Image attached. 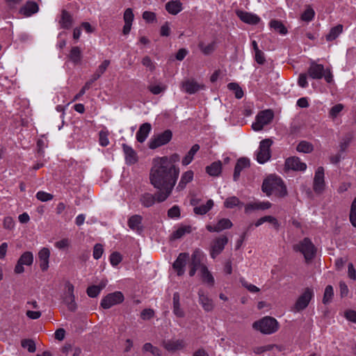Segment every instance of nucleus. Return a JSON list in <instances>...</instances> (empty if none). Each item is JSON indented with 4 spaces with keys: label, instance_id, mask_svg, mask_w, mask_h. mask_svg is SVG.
<instances>
[{
    "label": "nucleus",
    "instance_id": "nucleus-1",
    "mask_svg": "<svg viewBox=\"0 0 356 356\" xmlns=\"http://www.w3.org/2000/svg\"><path fill=\"white\" fill-rule=\"evenodd\" d=\"M179 172V168L167 156L157 157L153 160L149 172V181L159 190L156 193L158 202H164L171 195Z\"/></svg>",
    "mask_w": 356,
    "mask_h": 356
},
{
    "label": "nucleus",
    "instance_id": "nucleus-2",
    "mask_svg": "<svg viewBox=\"0 0 356 356\" xmlns=\"http://www.w3.org/2000/svg\"><path fill=\"white\" fill-rule=\"evenodd\" d=\"M261 189L267 196L274 195L277 197L282 198L288 195L287 188L283 180L276 175H270L265 179Z\"/></svg>",
    "mask_w": 356,
    "mask_h": 356
},
{
    "label": "nucleus",
    "instance_id": "nucleus-3",
    "mask_svg": "<svg viewBox=\"0 0 356 356\" xmlns=\"http://www.w3.org/2000/svg\"><path fill=\"white\" fill-rule=\"evenodd\" d=\"M278 321L273 317L265 316L253 323L252 327L264 334H271L279 329Z\"/></svg>",
    "mask_w": 356,
    "mask_h": 356
},
{
    "label": "nucleus",
    "instance_id": "nucleus-4",
    "mask_svg": "<svg viewBox=\"0 0 356 356\" xmlns=\"http://www.w3.org/2000/svg\"><path fill=\"white\" fill-rule=\"evenodd\" d=\"M314 296V291L313 288H305L303 290V292L296 300L293 307H292V311L294 312H299L306 309Z\"/></svg>",
    "mask_w": 356,
    "mask_h": 356
},
{
    "label": "nucleus",
    "instance_id": "nucleus-5",
    "mask_svg": "<svg viewBox=\"0 0 356 356\" xmlns=\"http://www.w3.org/2000/svg\"><path fill=\"white\" fill-rule=\"evenodd\" d=\"M293 250L300 252L306 261L311 260L316 254V248L313 243L308 238H305L293 246Z\"/></svg>",
    "mask_w": 356,
    "mask_h": 356
},
{
    "label": "nucleus",
    "instance_id": "nucleus-6",
    "mask_svg": "<svg viewBox=\"0 0 356 356\" xmlns=\"http://www.w3.org/2000/svg\"><path fill=\"white\" fill-rule=\"evenodd\" d=\"M273 145V140L269 138L262 140L260 142L258 150L256 152V159L258 163L264 164L271 156L270 147Z\"/></svg>",
    "mask_w": 356,
    "mask_h": 356
},
{
    "label": "nucleus",
    "instance_id": "nucleus-7",
    "mask_svg": "<svg viewBox=\"0 0 356 356\" xmlns=\"http://www.w3.org/2000/svg\"><path fill=\"white\" fill-rule=\"evenodd\" d=\"M274 117L273 112L271 110H265L259 112L257 117L256 120L252 124V128L254 131H259L263 128L270 124Z\"/></svg>",
    "mask_w": 356,
    "mask_h": 356
},
{
    "label": "nucleus",
    "instance_id": "nucleus-8",
    "mask_svg": "<svg viewBox=\"0 0 356 356\" xmlns=\"http://www.w3.org/2000/svg\"><path fill=\"white\" fill-rule=\"evenodd\" d=\"M124 300V295L120 291H115L108 293L104 296L101 301V307L105 309L122 302Z\"/></svg>",
    "mask_w": 356,
    "mask_h": 356
},
{
    "label": "nucleus",
    "instance_id": "nucleus-9",
    "mask_svg": "<svg viewBox=\"0 0 356 356\" xmlns=\"http://www.w3.org/2000/svg\"><path fill=\"white\" fill-rule=\"evenodd\" d=\"M325 188V170L323 167L319 166L315 171L313 190L316 193L321 194L324 191Z\"/></svg>",
    "mask_w": 356,
    "mask_h": 356
},
{
    "label": "nucleus",
    "instance_id": "nucleus-10",
    "mask_svg": "<svg viewBox=\"0 0 356 356\" xmlns=\"http://www.w3.org/2000/svg\"><path fill=\"white\" fill-rule=\"evenodd\" d=\"M172 134L171 131L166 130L163 133L152 138L149 143V147L152 149L167 144L172 138Z\"/></svg>",
    "mask_w": 356,
    "mask_h": 356
},
{
    "label": "nucleus",
    "instance_id": "nucleus-11",
    "mask_svg": "<svg viewBox=\"0 0 356 356\" xmlns=\"http://www.w3.org/2000/svg\"><path fill=\"white\" fill-rule=\"evenodd\" d=\"M228 242L226 236H220L215 238L211 244L210 255L211 258L215 259L224 250L225 246Z\"/></svg>",
    "mask_w": 356,
    "mask_h": 356
},
{
    "label": "nucleus",
    "instance_id": "nucleus-12",
    "mask_svg": "<svg viewBox=\"0 0 356 356\" xmlns=\"http://www.w3.org/2000/svg\"><path fill=\"white\" fill-rule=\"evenodd\" d=\"M74 290V285L70 282H67L65 284L64 302L67 305L68 309L72 312L76 309Z\"/></svg>",
    "mask_w": 356,
    "mask_h": 356
},
{
    "label": "nucleus",
    "instance_id": "nucleus-13",
    "mask_svg": "<svg viewBox=\"0 0 356 356\" xmlns=\"http://www.w3.org/2000/svg\"><path fill=\"white\" fill-rule=\"evenodd\" d=\"M205 259L206 257L204 252L200 249H195L192 253L189 266H192L201 271L203 267H207L204 264Z\"/></svg>",
    "mask_w": 356,
    "mask_h": 356
},
{
    "label": "nucleus",
    "instance_id": "nucleus-14",
    "mask_svg": "<svg viewBox=\"0 0 356 356\" xmlns=\"http://www.w3.org/2000/svg\"><path fill=\"white\" fill-rule=\"evenodd\" d=\"M33 261V254L31 252H24L19 257L15 267V273L17 274L22 273L24 271L23 265L31 266Z\"/></svg>",
    "mask_w": 356,
    "mask_h": 356
},
{
    "label": "nucleus",
    "instance_id": "nucleus-15",
    "mask_svg": "<svg viewBox=\"0 0 356 356\" xmlns=\"http://www.w3.org/2000/svg\"><path fill=\"white\" fill-rule=\"evenodd\" d=\"M181 89L185 92L192 95L204 88V86L194 79H186L181 83Z\"/></svg>",
    "mask_w": 356,
    "mask_h": 356
},
{
    "label": "nucleus",
    "instance_id": "nucleus-16",
    "mask_svg": "<svg viewBox=\"0 0 356 356\" xmlns=\"http://www.w3.org/2000/svg\"><path fill=\"white\" fill-rule=\"evenodd\" d=\"M285 168L295 171H305L307 169L305 163L302 162L297 156H291L286 159Z\"/></svg>",
    "mask_w": 356,
    "mask_h": 356
},
{
    "label": "nucleus",
    "instance_id": "nucleus-17",
    "mask_svg": "<svg viewBox=\"0 0 356 356\" xmlns=\"http://www.w3.org/2000/svg\"><path fill=\"white\" fill-rule=\"evenodd\" d=\"M188 258V253L182 252L178 255L177 259L173 263V268L177 272L178 276H181L184 274V267L186 266Z\"/></svg>",
    "mask_w": 356,
    "mask_h": 356
},
{
    "label": "nucleus",
    "instance_id": "nucleus-18",
    "mask_svg": "<svg viewBox=\"0 0 356 356\" xmlns=\"http://www.w3.org/2000/svg\"><path fill=\"white\" fill-rule=\"evenodd\" d=\"M185 346V342L182 339H171L163 341V346L169 352L182 350Z\"/></svg>",
    "mask_w": 356,
    "mask_h": 356
},
{
    "label": "nucleus",
    "instance_id": "nucleus-19",
    "mask_svg": "<svg viewBox=\"0 0 356 356\" xmlns=\"http://www.w3.org/2000/svg\"><path fill=\"white\" fill-rule=\"evenodd\" d=\"M232 222L228 218H222L214 225H207V229L210 232H220L224 229H229L232 227Z\"/></svg>",
    "mask_w": 356,
    "mask_h": 356
},
{
    "label": "nucleus",
    "instance_id": "nucleus-20",
    "mask_svg": "<svg viewBox=\"0 0 356 356\" xmlns=\"http://www.w3.org/2000/svg\"><path fill=\"white\" fill-rule=\"evenodd\" d=\"M122 147L124 154L126 163L128 165L135 164L138 159L136 152L127 144H122Z\"/></svg>",
    "mask_w": 356,
    "mask_h": 356
},
{
    "label": "nucleus",
    "instance_id": "nucleus-21",
    "mask_svg": "<svg viewBox=\"0 0 356 356\" xmlns=\"http://www.w3.org/2000/svg\"><path fill=\"white\" fill-rule=\"evenodd\" d=\"M142 221H143V217L141 216L134 215V216H131L129 218L127 224H128L129 227L131 230L140 234L143 230Z\"/></svg>",
    "mask_w": 356,
    "mask_h": 356
},
{
    "label": "nucleus",
    "instance_id": "nucleus-22",
    "mask_svg": "<svg viewBox=\"0 0 356 356\" xmlns=\"http://www.w3.org/2000/svg\"><path fill=\"white\" fill-rule=\"evenodd\" d=\"M324 70L325 69L323 65L313 62L308 69V74L312 79H321L323 77Z\"/></svg>",
    "mask_w": 356,
    "mask_h": 356
},
{
    "label": "nucleus",
    "instance_id": "nucleus-23",
    "mask_svg": "<svg viewBox=\"0 0 356 356\" xmlns=\"http://www.w3.org/2000/svg\"><path fill=\"white\" fill-rule=\"evenodd\" d=\"M194 172L193 170H187L181 175L179 181L176 187L177 191H183L188 184L193 180Z\"/></svg>",
    "mask_w": 356,
    "mask_h": 356
},
{
    "label": "nucleus",
    "instance_id": "nucleus-24",
    "mask_svg": "<svg viewBox=\"0 0 356 356\" xmlns=\"http://www.w3.org/2000/svg\"><path fill=\"white\" fill-rule=\"evenodd\" d=\"M50 251L47 248H42L38 252V259L41 270L44 272L49 268Z\"/></svg>",
    "mask_w": 356,
    "mask_h": 356
},
{
    "label": "nucleus",
    "instance_id": "nucleus-25",
    "mask_svg": "<svg viewBox=\"0 0 356 356\" xmlns=\"http://www.w3.org/2000/svg\"><path fill=\"white\" fill-rule=\"evenodd\" d=\"M250 165V162L248 159L243 157L238 159L234 168V172L233 175L234 180H238L241 172L244 169L248 168Z\"/></svg>",
    "mask_w": 356,
    "mask_h": 356
},
{
    "label": "nucleus",
    "instance_id": "nucleus-26",
    "mask_svg": "<svg viewBox=\"0 0 356 356\" xmlns=\"http://www.w3.org/2000/svg\"><path fill=\"white\" fill-rule=\"evenodd\" d=\"M236 14L241 21L249 24L254 25L260 22V18L255 14L241 10L238 11Z\"/></svg>",
    "mask_w": 356,
    "mask_h": 356
},
{
    "label": "nucleus",
    "instance_id": "nucleus-27",
    "mask_svg": "<svg viewBox=\"0 0 356 356\" xmlns=\"http://www.w3.org/2000/svg\"><path fill=\"white\" fill-rule=\"evenodd\" d=\"M199 302L202 305L203 309L207 312H211L214 308V304L208 296L205 295L202 290L198 291Z\"/></svg>",
    "mask_w": 356,
    "mask_h": 356
},
{
    "label": "nucleus",
    "instance_id": "nucleus-28",
    "mask_svg": "<svg viewBox=\"0 0 356 356\" xmlns=\"http://www.w3.org/2000/svg\"><path fill=\"white\" fill-rule=\"evenodd\" d=\"M152 130V126L149 123L145 122L140 125L138 131L136 133V140L138 142L142 143L147 138L149 134Z\"/></svg>",
    "mask_w": 356,
    "mask_h": 356
},
{
    "label": "nucleus",
    "instance_id": "nucleus-29",
    "mask_svg": "<svg viewBox=\"0 0 356 356\" xmlns=\"http://www.w3.org/2000/svg\"><path fill=\"white\" fill-rule=\"evenodd\" d=\"M39 10L38 5L31 1H29L19 10V13L26 17H30L36 13Z\"/></svg>",
    "mask_w": 356,
    "mask_h": 356
},
{
    "label": "nucleus",
    "instance_id": "nucleus-30",
    "mask_svg": "<svg viewBox=\"0 0 356 356\" xmlns=\"http://www.w3.org/2000/svg\"><path fill=\"white\" fill-rule=\"evenodd\" d=\"M108 283L106 280H102L99 285H92L88 287L86 293L90 298H96L99 296L101 291L104 289Z\"/></svg>",
    "mask_w": 356,
    "mask_h": 356
},
{
    "label": "nucleus",
    "instance_id": "nucleus-31",
    "mask_svg": "<svg viewBox=\"0 0 356 356\" xmlns=\"http://www.w3.org/2000/svg\"><path fill=\"white\" fill-rule=\"evenodd\" d=\"M173 314L178 318H183L185 316V312L181 307L180 305V296L178 292H175L173 294Z\"/></svg>",
    "mask_w": 356,
    "mask_h": 356
},
{
    "label": "nucleus",
    "instance_id": "nucleus-32",
    "mask_svg": "<svg viewBox=\"0 0 356 356\" xmlns=\"http://www.w3.org/2000/svg\"><path fill=\"white\" fill-rule=\"evenodd\" d=\"M156 202H158L156 193L153 195L149 193H145L140 196V202L144 207H150L153 206Z\"/></svg>",
    "mask_w": 356,
    "mask_h": 356
},
{
    "label": "nucleus",
    "instance_id": "nucleus-33",
    "mask_svg": "<svg viewBox=\"0 0 356 356\" xmlns=\"http://www.w3.org/2000/svg\"><path fill=\"white\" fill-rule=\"evenodd\" d=\"M182 3L179 0H172L165 4V10L171 15H177L182 10Z\"/></svg>",
    "mask_w": 356,
    "mask_h": 356
},
{
    "label": "nucleus",
    "instance_id": "nucleus-34",
    "mask_svg": "<svg viewBox=\"0 0 356 356\" xmlns=\"http://www.w3.org/2000/svg\"><path fill=\"white\" fill-rule=\"evenodd\" d=\"M343 26L342 24H337V26L330 29L329 33L325 35L327 41L330 42L337 39L339 35L342 33Z\"/></svg>",
    "mask_w": 356,
    "mask_h": 356
},
{
    "label": "nucleus",
    "instance_id": "nucleus-35",
    "mask_svg": "<svg viewBox=\"0 0 356 356\" xmlns=\"http://www.w3.org/2000/svg\"><path fill=\"white\" fill-rule=\"evenodd\" d=\"M200 275L204 283L210 286H213L214 285V278L207 267H203L202 270L200 271Z\"/></svg>",
    "mask_w": 356,
    "mask_h": 356
},
{
    "label": "nucleus",
    "instance_id": "nucleus-36",
    "mask_svg": "<svg viewBox=\"0 0 356 356\" xmlns=\"http://www.w3.org/2000/svg\"><path fill=\"white\" fill-rule=\"evenodd\" d=\"M191 231H192L191 227L189 225L181 226L172 234V235L170 236V239L171 240H177V239L181 238L186 234L191 233Z\"/></svg>",
    "mask_w": 356,
    "mask_h": 356
},
{
    "label": "nucleus",
    "instance_id": "nucleus-37",
    "mask_svg": "<svg viewBox=\"0 0 356 356\" xmlns=\"http://www.w3.org/2000/svg\"><path fill=\"white\" fill-rule=\"evenodd\" d=\"M222 171V163L220 161L212 163L210 165L206 168V172L213 177L218 176Z\"/></svg>",
    "mask_w": 356,
    "mask_h": 356
},
{
    "label": "nucleus",
    "instance_id": "nucleus-38",
    "mask_svg": "<svg viewBox=\"0 0 356 356\" xmlns=\"http://www.w3.org/2000/svg\"><path fill=\"white\" fill-rule=\"evenodd\" d=\"M147 88L153 95H159L166 90L167 86L161 82H155L150 83Z\"/></svg>",
    "mask_w": 356,
    "mask_h": 356
},
{
    "label": "nucleus",
    "instance_id": "nucleus-39",
    "mask_svg": "<svg viewBox=\"0 0 356 356\" xmlns=\"http://www.w3.org/2000/svg\"><path fill=\"white\" fill-rule=\"evenodd\" d=\"M200 149V145L197 144H195L192 146L189 152L187 153V154L183 158L181 161V163L183 165H188L190 164L192 161L193 160V157L195 154L197 152V151Z\"/></svg>",
    "mask_w": 356,
    "mask_h": 356
},
{
    "label": "nucleus",
    "instance_id": "nucleus-40",
    "mask_svg": "<svg viewBox=\"0 0 356 356\" xmlns=\"http://www.w3.org/2000/svg\"><path fill=\"white\" fill-rule=\"evenodd\" d=\"M69 58L74 64H79L81 61V51L79 47H73L70 52Z\"/></svg>",
    "mask_w": 356,
    "mask_h": 356
},
{
    "label": "nucleus",
    "instance_id": "nucleus-41",
    "mask_svg": "<svg viewBox=\"0 0 356 356\" xmlns=\"http://www.w3.org/2000/svg\"><path fill=\"white\" fill-rule=\"evenodd\" d=\"M270 27L278 32L281 35H286L287 33V29L283 24V23L277 19H273L269 23Z\"/></svg>",
    "mask_w": 356,
    "mask_h": 356
},
{
    "label": "nucleus",
    "instance_id": "nucleus-42",
    "mask_svg": "<svg viewBox=\"0 0 356 356\" xmlns=\"http://www.w3.org/2000/svg\"><path fill=\"white\" fill-rule=\"evenodd\" d=\"M216 43L215 41H213L207 44L201 42L198 44L200 49L204 55H209L212 54L216 49Z\"/></svg>",
    "mask_w": 356,
    "mask_h": 356
},
{
    "label": "nucleus",
    "instance_id": "nucleus-43",
    "mask_svg": "<svg viewBox=\"0 0 356 356\" xmlns=\"http://www.w3.org/2000/svg\"><path fill=\"white\" fill-rule=\"evenodd\" d=\"M213 206V202L211 200H209L205 204H202L199 207H195L194 208V213L198 215H203L207 213Z\"/></svg>",
    "mask_w": 356,
    "mask_h": 356
},
{
    "label": "nucleus",
    "instance_id": "nucleus-44",
    "mask_svg": "<svg viewBox=\"0 0 356 356\" xmlns=\"http://www.w3.org/2000/svg\"><path fill=\"white\" fill-rule=\"evenodd\" d=\"M243 204L236 196L227 197L224 202L225 207L227 209H232L237 206H242Z\"/></svg>",
    "mask_w": 356,
    "mask_h": 356
},
{
    "label": "nucleus",
    "instance_id": "nucleus-45",
    "mask_svg": "<svg viewBox=\"0 0 356 356\" xmlns=\"http://www.w3.org/2000/svg\"><path fill=\"white\" fill-rule=\"evenodd\" d=\"M60 24L63 28L69 29L72 24V17L67 11H63L60 19Z\"/></svg>",
    "mask_w": 356,
    "mask_h": 356
},
{
    "label": "nucleus",
    "instance_id": "nucleus-46",
    "mask_svg": "<svg viewBox=\"0 0 356 356\" xmlns=\"http://www.w3.org/2000/svg\"><path fill=\"white\" fill-rule=\"evenodd\" d=\"M313 149L312 144L305 140L301 141L296 147V150L302 153H310Z\"/></svg>",
    "mask_w": 356,
    "mask_h": 356
},
{
    "label": "nucleus",
    "instance_id": "nucleus-47",
    "mask_svg": "<svg viewBox=\"0 0 356 356\" xmlns=\"http://www.w3.org/2000/svg\"><path fill=\"white\" fill-rule=\"evenodd\" d=\"M227 88L234 92L235 97L237 99H241L243 96V91L239 85L236 83H229L227 85Z\"/></svg>",
    "mask_w": 356,
    "mask_h": 356
},
{
    "label": "nucleus",
    "instance_id": "nucleus-48",
    "mask_svg": "<svg viewBox=\"0 0 356 356\" xmlns=\"http://www.w3.org/2000/svg\"><path fill=\"white\" fill-rule=\"evenodd\" d=\"M343 108L344 106L342 104H337L333 106L329 111V117L332 120H334L339 115L340 113L343 111Z\"/></svg>",
    "mask_w": 356,
    "mask_h": 356
},
{
    "label": "nucleus",
    "instance_id": "nucleus-49",
    "mask_svg": "<svg viewBox=\"0 0 356 356\" xmlns=\"http://www.w3.org/2000/svg\"><path fill=\"white\" fill-rule=\"evenodd\" d=\"M334 291L332 286L331 285H327L325 289L323 303L325 305L329 304L332 301Z\"/></svg>",
    "mask_w": 356,
    "mask_h": 356
},
{
    "label": "nucleus",
    "instance_id": "nucleus-50",
    "mask_svg": "<svg viewBox=\"0 0 356 356\" xmlns=\"http://www.w3.org/2000/svg\"><path fill=\"white\" fill-rule=\"evenodd\" d=\"M349 220L352 226L356 227V197L354 198L350 205Z\"/></svg>",
    "mask_w": 356,
    "mask_h": 356
},
{
    "label": "nucleus",
    "instance_id": "nucleus-51",
    "mask_svg": "<svg viewBox=\"0 0 356 356\" xmlns=\"http://www.w3.org/2000/svg\"><path fill=\"white\" fill-rule=\"evenodd\" d=\"M315 15V12L312 8L308 6L301 15V19L305 22H311Z\"/></svg>",
    "mask_w": 356,
    "mask_h": 356
},
{
    "label": "nucleus",
    "instance_id": "nucleus-52",
    "mask_svg": "<svg viewBox=\"0 0 356 356\" xmlns=\"http://www.w3.org/2000/svg\"><path fill=\"white\" fill-rule=\"evenodd\" d=\"M21 345L24 348L28 350L29 353H34L36 350L35 342L32 339H23Z\"/></svg>",
    "mask_w": 356,
    "mask_h": 356
},
{
    "label": "nucleus",
    "instance_id": "nucleus-53",
    "mask_svg": "<svg viewBox=\"0 0 356 356\" xmlns=\"http://www.w3.org/2000/svg\"><path fill=\"white\" fill-rule=\"evenodd\" d=\"M143 349L145 352H150L154 355H157V356H160L161 355L160 350L158 348L154 346L150 343H145L143 347Z\"/></svg>",
    "mask_w": 356,
    "mask_h": 356
},
{
    "label": "nucleus",
    "instance_id": "nucleus-54",
    "mask_svg": "<svg viewBox=\"0 0 356 356\" xmlns=\"http://www.w3.org/2000/svg\"><path fill=\"white\" fill-rule=\"evenodd\" d=\"M274 348H278L277 346L274 344H269L264 346H258L253 348V352L255 354H262L266 351L272 350Z\"/></svg>",
    "mask_w": 356,
    "mask_h": 356
},
{
    "label": "nucleus",
    "instance_id": "nucleus-55",
    "mask_svg": "<svg viewBox=\"0 0 356 356\" xmlns=\"http://www.w3.org/2000/svg\"><path fill=\"white\" fill-rule=\"evenodd\" d=\"M352 137L350 136H346L343 137L339 143V151L341 152H345L348 147L350 143H351Z\"/></svg>",
    "mask_w": 356,
    "mask_h": 356
},
{
    "label": "nucleus",
    "instance_id": "nucleus-56",
    "mask_svg": "<svg viewBox=\"0 0 356 356\" xmlns=\"http://www.w3.org/2000/svg\"><path fill=\"white\" fill-rule=\"evenodd\" d=\"M36 197L42 202H47L51 200L54 195L44 191H38L36 193Z\"/></svg>",
    "mask_w": 356,
    "mask_h": 356
},
{
    "label": "nucleus",
    "instance_id": "nucleus-57",
    "mask_svg": "<svg viewBox=\"0 0 356 356\" xmlns=\"http://www.w3.org/2000/svg\"><path fill=\"white\" fill-rule=\"evenodd\" d=\"M240 282L243 286L246 288L250 292L257 293L259 291V289L254 284L248 283L244 278H241Z\"/></svg>",
    "mask_w": 356,
    "mask_h": 356
},
{
    "label": "nucleus",
    "instance_id": "nucleus-58",
    "mask_svg": "<svg viewBox=\"0 0 356 356\" xmlns=\"http://www.w3.org/2000/svg\"><path fill=\"white\" fill-rule=\"evenodd\" d=\"M122 256L119 252H114L110 256V262L112 266H116L122 261Z\"/></svg>",
    "mask_w": 356,
    "mask_h": 356
},
{
    "label": "nucleus",
    "instance_id": "nucleus-59",
    "mask_svg": "<svg viewBox=\"0 0 356 356\" xmlns=\"http://www.w3.org/2000/svg\"><path fill=\"white\" fill-rule=\"evenodd\" d=\"M108 133L106 131H101L99 132V144L102 147H106L109 144V140L108 138Z\"/></svg>",
    "mask_w": 356,
    "mask_h": 356
},
{
    "label": "nucleus",
    "instance_id": "nucleus-60",
    "mask_svg": "<svg viewBox=\"0 0 356 356\" xmlns=\"http://www.w3.org/2000/svg\"><path fill=\"white\" fill-rule=\"evenodd\" d=\"M154 316V311L152 309H145L140 313V317L143 320H149Z\"/></svg>",
    "mask_w": 356,
    "mask_h": 356
},
{
    "label": "nucleus",
    "instance_id": "nucleus-61",
    "mask_svg": "<svg viewBox=\"0 0 356 356\" xmlns=\"http://www.w3.org/2000/svg\"><path fill=\"white\" fill-rule=\"evenodd\" d=\"M104 252L103 246L102 244L97 243L94 246L93 248V257L95 259H99Z\"/></svg>",
    "mask_w": 356,
    "mask_h": 356
},
{
    "label": "nucleus",
    "instance_id": "nucleus-62",
    "mask_svg": "<svg viewBox=\"0 0 356 356\" xmlns=\"http://www.w3.org/2000/svg\"><path fill=\"white\" fill-rule=\"evenodd\" d=\"M134 15L131 8H127L125 10L124 13L123 19L124 23H131L132 24L134 21Z\"/></svg>",
    "mask_w": 356,
    "mask_h": 356
},
{
    "label": "nucleus",
    "instance_id": "nucleus-63",
    "mask_svg": "<svg viewBox=\"0 0 356 356\" xmlns=\"http://www.w3.org/2000/svg\"><path fill=\"white\" fill-rule=\"evenodd\" d=\"M168 216L169 218H179L180 216V209L178 206H173L168 211Z\"/></svg>",
    "mask_w": 356,
    "mask_h": 356
},
{
    "label": "nucleus",
    "instance_id": "nucleus-64",
    "mask_svg": "<svg viewBox=\"0 0 356 356\" xmlns=\"http://www.w3.org/2000/svg\"><path fill=\"white\" fill-rule=\"evenodd\" d=\"M171 32L170 29V24L168 22H165L161 27L160 30V34L161 36H169Z\"/></svg>",
    "mask_w": 356,
    "mask_h": 356
}]
</instances>
